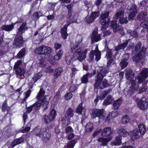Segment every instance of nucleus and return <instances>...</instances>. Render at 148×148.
I'll return each instance as SVG.
<instances>
[{"mask_svg": "<svg viewBox=\"0 0 148 148\" xmlns=\"http://www.w3.org/2000/svg\"><path fill=\"white\" fill-rule=\"evenodd\" d=\"M44 50V45H42L37 48L35 51V53L38 54L44 55V52L45 51Z\"/></svg>", "mask_w": 148, "mask_h": 148, "instance_id": "nucleus-36", "label": "nucleus"}, {"mask_svg": "<svg viewBox=\"0 0 148 148\" xmlns=\"http://www.w3.org/2000/svg\"><path fill=\"white\" fill-rule=\"evenodd\" d=\"M112 51L111 50H109L107 51L106 56L107 59L111 58L112 55Z\"/></svg>", "mask_w": 148, "mask_h": 148, "instance_id": "nucleus-64", "label": "nucleus"}, {"mask_svg": "<svg viewBox=\"0 0 148 148\" xmlns=\"http://www.w3.org/2000/svg\"><path fill=\"white\" fill-rule=\"evenodd\" d=\"M138 128L140 134L143 135L146 131V128L145 125L142 123H140L138 125Z\"/></svg>", "mask_w": 148, "mask_h": 148, "instance_id": "nucleus-28", "label": "nucleus"}, {"mask_svg": "<svg viewBox=\"0 0 148 148\" xmlns=\"http://www.w3.org/2000/svg\"><path fill=\"white\" fill-rule=\"evenodd\" d=\"M145 51L146 48L143 47L138 53L133 57L132 59L133 61L138 63L144 59L146 56Z\"/></svg>", "mask_w": 148, "mask_h": 148, "instance_id": "nucleus-7", "label": "nucleus"}, {"mask_svg": "<svg viewBox=\"0 0 148 148\" xmlns=\"http://www.w3.org/2000/svg\"><path fill=\"white\" fill-rule=\"evenodd\" d=\"M122 103L121 100L118 99L114 101L113 103V106L114 109H117Z\"/></svg>", "mask_w": 148, "mask_h": 148, "instance_id": "nucleus-42", "label": "nucleus"}, {"mask_svg": "<svg viewBox=\"0 0 148 148\" xmlns=\"http://www.w3.org/2000/svg\"><path fill=\"white\" fill-rule=\"evenodd\" d=\"M73 95L71 92L67 93L65 95V99L66 100H69L71 99Z\"/></svg>", "mask_w": 148, "mask_h": 148, "instance_id": "nucleus-61", "label": "nucleus"}, {"mask_svg": "<svg viewBox=\"0 0 148 148\" xmlns=\"http://www.w3.org/2000/svg\"><path fill=\"white\" fill-rule=\"evenodd\" d=\"M113 130L109 127L105 128L102 131L101 135L103 136H106L112 134Z\"/></svg>", "mask_w": 148, "mask_h": 148, "instance_id": "nucleus-17", "label": "nucleus"}, {"mask_svg": "<svg viewBox=\"0 0 148 148\" xmlns=\"http://www.w3.org/2000/svg\"><path fill=\"white\" fill-rule=\"evenodd\" d=\"M36 134L37 136L40 137L42 140H45L46 138L48 139L50 138V136L46 132V128H45L41 129Z\"/></svg>", "mask_w": 148, "mask_h": 148, "instance_id": "nucleus-12", "label": "nucleus"}, {"mask_svg": "<svg viewBox=\"0 0 148 148\" xmlns=\"http://www.w3.org/2000/svg\"><path fill=\"white\" fill-rule=\"evenodd\" d=\"M63 70L62 67H60L56 69L54 73V77L55 78H57L61 74Z\"/></svg>", "mask_w": 148, "mask_h": 148, "instance_id": "nucleus-39", "label": "nucleus"}, {"mask_svg": "<svg viewBox=\"0 0 148 148\" xmlns=\"http://www.w3.org/2000/svg\"><path fill=\"white\" fill-rule=\"evenodd\" d=\"M130 121V117L127 115L124 116L121 118V122L123 124H127Z\"/></svg>", "mask_w": 148, "mask_h": 148, "instance_id": "nucleus-44", "label": "nucleus"}, {"mask_svg": "<svg viewBox=\"0 0 148 148\" xmlns=\"http://www.w3.org/2000/svg\"><path fill=\"white\" fill-rule=\"evenodd\" d=\"M57 58H58L56 57V55L54 56L51 57L49 60L50 63L52 64H53L55 63V61L59 60L58 59H57Z\"/></svg>", "mask_w": 148, "mask_h": 148, "instance_id": "nucleus-51", "label": "nucleus"}, {"mask_svg": "<svg viewBox=\"0 0 148 148\" xmlns=\"http://www.w3.org/2000/svg\"><path fill=\"white\" fill-rule=\"evenodd\" d=\"M76 143V141L73 140L68 143L64 146V148H73Z\"/></svg>", "mask_w": 148, "mask_h": 148, "instance_id": "nucleus-40", "label": "nucleus"}, {"mask_svg": "<svg viewBox=\"0 0 148 148\" xmlns=\"http://www.w3.org/2000/svg\"><path fill=\"white\" fill-rule=\"evenodd\" d=\"M74 113V110L71 108H69L64 113V116L66 120L67 121L68 123L70 122L71 118L73 116Z\"/></svg>", "mask_w": 148, "mask_h": 148, "instance_id": "nucleus-11", "label": "nucleus"}, {"mask_svg": "<svg viewBox=\"0 0 148 148\" xmlns=\"http://www.w3.org/2000/svg\"><path fill=\"white\" fill-rule=\"evenodd\" d=\"M26 25V23L24 22L20 27L18 29L17 33V35H20V36H21V35L25 32L26 29H27Z\"/></svg>", "mask_w": 148, "mask_h": 148, "instance_id": "nucleus-21", "label": "nucleus"}, {"mask_svg": "<svg viewBox=\"0 0 148 148\" xmlns=\"http://www.w3.org/2000/svg\"><path fill=\"white\" fill-rule=\"evenodd\" d=\"M147 89V88L146 85H143L142 87L140 89L138 93L140 94L142 93L143 92L146 91Z\"/></svg>", "mask_w": 148, "mask_h": 148, "instance_id": "nucleus-57", "label": "nucleus"}, {"mask_svg": "<svg viewBox=\"0 0 148 148\" xmlns=\"http://www.w3.org/2000/svg\"><path fill=\"white\" fill-rule=\"evenodd\" d=\"M111 26L113 29V32L115 33L117 32L121 33L122 30V26H119V23H117L116 21L115 20L112 21H111Z\"/></svg>", "mask_w": 148, "mask_h": 148, "instance_id": "nucleus-13", "label": "nucleus"}, {"mask_svg": "<svg viewBox=\"0 0 148 148\" xmlns=\"http://www.w3.org/2000/svg\"><path fill=\"white\" fill-rule=\"evenodd\" d=\"M86 21L88 24L92 23V12H91L90 16V17H86Z\"/></svg>", "mask_w": 148, "mask_h": 148, "instance_id": "nucleus-52", "label": "nucleus"}, {"mask_svg": "<svg viewBox=\"0 0 148 148\" xmlns=\"http://www.w3.org/2000/svg\"><path fill=\"white\" fill-rule=\"evenodd\" d=\"M124 11L122 9H119L115 14L114 18L115 20H117L121 16L124 14Z\"/></svg>", "mask_w": 148, "mask_h": 148, "instance_id": "nucleus-33", "label": "nucleus"}, {"mask_svg": "<svg viewBox=\"0 0 148 148\" xmlns=\"http://www.w3.org/2000/svg\"><path fill=\"white\" fill-rule=\"evenodd\" d=\"M7 101H5L2 106V110L3 111H5L8 110L9 108V107L7 106Z\"/></svg>", "mask_w": 148, "mask_h": 148, "instance_id": "nucleus-62", "label": "nucleus"}, {"mask_svg": "<svg viewBox=\"0 0 148 148\" xmlns=\"http://www.w3.org/2000/svg\"><path fill=\"white\" fill-rule=\"evenodd\" d=\"M63 53V51L62 50H60L58 52L57 54L56 55V57H57L58 58L59 60L62 56Z\"/></svg>", "mask_w": 148, "mask_h": 148, "instance_id": "nucleus-56", "label": "nucleus"}, {"mask_svg": "<svg viewBox=\"0 0 148 148\" xmlns=\"http://www.w3.org/2000/svg\"><path fill=\"white\" fill-rule=\"evenodd\" d=\"M113 99L112 95H108L106 97V99H105L103 101V105L106 106L112 103Z\"/></svg>", "mask_w": 148, "mask_h": 148, "instance_id": "nucleus-25", "label": "nucleus"}, {"mask_svg": "<svg viewBox=\"0 0 148 148\" xmlns=\"http://www.w3.org/2000/svg\"><path fill=\"white\" fill-rule=\"evenodd\" d=\"M108 67H105L103 68L101 70V72L98 73L97 75L99 73H101L102 75H103V77L105 76V74L108 73Z\"/></svg>", "mask_w": 148, "mask_h": 148, "instance_id": "nucleus-49", "label": "nucleus"}, {"mask_svg": "<svg viewBox=\"0 0 148 148\" xmlns=\"http://www.w3.org/2000/svg\"><path fill=\"white\" fill-rule=\"evenodd\" d=\"M148 76V69H145L140 72L137 79L138 82L140 84L142 83Z\"/></svg>", "mask_w": 148, "mask_h": 148, "instance_id": "nucleus-8", "label": "nucleus"}, {"mask_svg": "<svg viewBox=\"0 0 148 148\" xmlns=\"http://www.w3.org/2000/svg\"><path fill=\"white\" fill-rule=\"evenodd\" d=\"M72 73L71 75V78L72 79L74 78L75 75L76 73V71H79V70L75 68H73L71 69Z\"/></svg>", "mask_w": 148, "mask_h": 148, "instance_id": "nucleus-59", "label": "nucleus"}, {"mask_svg": "<svg viewBox=\"0 0 148 148\" xmlns=\"http://www.w3.org/2000/svg\"><path fill=\"white\" fill-rule=\"evenodd\" d=\"M24 68L22 67L14 69L16 74L20 76L24 75L25 72Z\"/></svg>", "mask_w": 148, "mask_h": 148, "instance_id": "nucleus-26", "label": "nucleus"}, {"mask_svg": "<svg viewBox=\"0 0 148 148\" xmlns=\"http://www.w3.org/2000/svg\"><path fill=\"white\" fill-rule=\"evenodd\" d=\"M23 40L22 36H18L16 35L14 41L13 45L14 47L20 48L21 47L23 43Z\"/></svg>", "mask_w": 148, "mask_h": 148, "instance_id": "nucleus-9", "label": "nucleus"}, {"mask_svg": "<svg viewBox=\"0 0 148 148\" xmlns=\"http://www.w3.org/2000/svg\"><path fill=\"white\" fill-rule=\"evenodd\" d=\"M57 115L56 112V110L53 109L51 110L49 114V117L51 118V119L53 120L55 119Z\"/></svg>", "mask_w": 148, "mask_h": 148, "instance_id": "nucleus-37", "label": "nucleus"}, {"mask_svg": "<svg viewBox=\"0 0 148 148\" xmlns=\"http://www.w3.org/2000/svg\"><path fill=\"white\" fill-rule=\"evenodd\" d=\"M109 14V12H106L101 14L100 19V22L102 24L101 29L102 31L104 32L109 26V22L110 21V18H107Z\"/></svg>", "mask_w": 148, "mask_h": 148, "instance_id": "nucleus-5", "label": "nucleus"}, {"mask_svg": "<svg viewBox=\"0 0 148 148\" xmlns=\"http://www.w3.org/2000/svg\"><path fill=\"white\" fill-rule=\"evenodd\" d=\"M60 95L59 93L58 92L54 97L53 99L56 101H57L60 99Z\"/></svg>", "mask_w": 148, "mask_h": 148, "instance_id": "nucleus-63", "label": "nucleus"}, {"mask_svg": "<svg viewBox=\"0 0 148 148\" xmlns=\"http://www.w3.org/2000/svg\"><path fill=\"white\" fill-rule=\"evenodd\" d=\"M84 111H85L86 112V111L84 109V108L82 106V104H80L77 108L76 110V112L79 115L81 114L82 115V114L84 113Z\"/></svg>", "mask_w": 148, "mask_h": 148, "instance_id": "nucleus-35", "label": "nucleus"}, {"mask_svg": "<svg viewBox=\"0 0 148 148\" xmlns=\"http://www.w3.org/2000/svg\"><path fill=\"white\" fill-rule=\"evenodd\" d=\"M104 110H103L97 109L94 110L93 112V117L94 116H98L100 119L103 118L104 116Z\"/></svg>", "mask_w": 148, "mask_h": 148, "instance_id": "nucleus-15", "label": "nucleus"}, {"mask_svg": "<svg viewBox=\"0 0 148 148\" xmlns=\"http://www.w3.org/2000/svg\"><path fill=\"white\" fill-rule=\"evenodd\" d=\"M40 105L37 103L36 102L32 106L27 109V112L28 113H30L33 110H35L36 111L39 110V106Z\"/></svg>", "mask_w": 148, "mask_h": 148, "instance_id": "nucleus-19", "label": "nucleus"}, {"mask_svg": "<svg viewBox=\"0 0 148 148\" xmlns=\"http://www.w3.org/2000/svg\"><path fill=\"white\" fill-rule=\"evenodd\" d=\"M84 113L82 114V118L81 123L83 125H84L86 124V119H87V116L86 114V112L84 111Z\"/></svg>", "mask_w": 148, "mask_h": 148, "instance_id": "nucleus-45", "label": "nucleus"}, {"mask_svg": "<svg viewBox=\"0 0 148 148\" xmlns=\"http://www.w3.org/2000/svg\"><path fill=\"white\" fill-rule=\"evenodd\" d=\"M121 137L120 136L116 137L112 143V145H119L121 143Z\"/></svg>", "mask_w": 148, "mask_h": 148, "instance_id": "nucleus-32", "label": "nucleus"}, {"mask_svg": "<svg viewBox=\"0 0 148 148\" xmlns=\"http://www.w3.org/2000/svg\"><path fill=\"white\" fill-rule=\"evenodd\" d=\"M87 50L85 49L82 52V51L80 49H77L76 50L75 53L76 55H78L77 56V59L80 61H81L84 59L86 58V54Z\"/></svg>", "mask_w": 148, "mask_h": 148, "instance_id": "nucleus-14", "label": "nucleus"}, {"mask_svg": "<svg viewBox=\"0 0 148 148\" xmlns=\"http://www.w3.org/2000/svg\"><path fill=\"white\" fill-rule=\"evenodd\" d=\"M65 131L66 134H68L70 133H72L73 132L74 130L71 127L69 126L66 128Z\"/></svg>", "mask_w": 148, "mask_h": 148, "instance_id": "nucleus-50", "label": "nucleus"}, {"mask_svg": "<svg viewBox=\"0 0 148 148\" xmlns=\"http://www.w3.org/2000/svg\"><path fill=\"white\" fill-rule=\"evenodd\" d=\"M119 21L121 24L127 23L128 22L127 18H120L119 19Z\"/></svg>", "mask_w": 148, "mask_h": 148, "instance_id": "nucleus-60", "label": "nucleus"}, {"mask_svg": "<svg viewBox=\"0 0 148 148\" xmlns=\"http://www.w3.org/2000/svg\"><path fill=\"white\" fill-rule=\"evenodd\" d=\"M92 77V74L87 73L86 75H84L82 78V83H86L88 82V79Z\"/></svg>", "mask_w": 148, "mask_h": 148, "instance_id": "nucleus-27", "label": "nucleus"}, {"mask_svg": "<svg viewBox=\"0 0 148 148\" xmlns=\"http://www.w3.org/2000/svg\"><path fill=\"white\" fill-rule=\"evenodd\" d=\"M136 97H133V99L137 102L138 107L142 110H144L148 108V98H142L140 100Z\"/></svg>", "mask_w": 148, "mask_h": 148, "instance_id": "nucleus-6", "label": "nucleus"}, {"mask_svg": "<svg viewBox=\"0 0 148 148\" xmlns=\"http://www.w3.org/2000/svg\"><path fill=\"white\" fill-rule=\"evenodd\" d=\"M140 26L144 29H146L148 27V18H145L141 22Z\"/></svg>", "mask_w": 148, "mask_h": 148, "instance_id": "nucleus-41", "label": "nucleus"}, {"mask_svg": "<svg viewBox=\"0 0 148 148\" xmlns=\"http://www.w3.org/2000/svg\"><path fill=\"white\" fill-rule=\"evenodd\" d=\"M45 92L42 88H40L38 94L36 96V98L38 100L36 103H39L40 105L39 106L40 108L42 104V107L44 110H46L48 108V102L46 99V95H45Z\"/></svg>", "mask_w": 148, "mask_h": 148, "instance_id": "nucleus-3", "label": "nucleus"}, {"mask_svg": "<svg viewBox=\"0 0 148 148\" xmlns=\"http://www.w3.org/2000/svg\"><path fill=\"white\" fill-rule=\"evenodd\" d=\"M22 138H19L13 141L10 144V146L12 148L14 147L16 145L21 143L23 141Z\"/></svg>", "mask_w": 148, "mask_h": 148, "instance_id": "nucleus-34", "label": "nucleus"}, {"mask_svg": "<svg viewBox=\"0 0 148 148\" xmlns=\"http://www.w3.org/2000/svg\"><path fill=\"white\" fill-rule=\"evenodd\" d=\"M25 64L21 60H18L14 65V69L19 68L25 67Z\"/></svg>", "mask_w": 148, "mask_h": 148, "instance_id": "nucleus-29", "label": "nucleus"}, {"mask_svg": "<svg viewBox=\"0 0 148 148\" xmlns=\"http://www.w3.org/2000/svg\"><path fill=\"white\" fill-rule=\"evenodd\" d=\"M14 24L15 23H12L9 25H2L1 27V29L7 32H10L14 29Z\"/></svg>", "mask_w": 148, "mask_h": 148, "instance_id": "nucleus-18", "label": "nucleus"}, {"mask_svg": "<svg viewBox=\"0 0 148 148\" xmlns=\"http://www.w3.org/2000/svg\"><path fill=\"white\" fill-rule=\"evenodd\" d=\"M97 31L98 28L95 27L93 31V42H98L101 39L100 34H98Z\"/></svg>", "mask_w": 148, "mask_h": 148, "instance_id": "nucleus-16", "label": "nucleus"}, {"mask_svg": "<svg viewBox=\"0 0 148 148\" xmlns=\"http://www.w3.org/2000/svg\"><path fill=\"white\" fill-rule=\"evenodd\" d=\"M128 42L129 40H126L125 42L119 45L115 48V50L116 51H118L120 50H123L126 47Z\"/></svg>", "mask_w": 148, "mask_h": 148, "instance_id": "nucleus-23", "label": "nucleus"}, {"mask_svg": "<svg viewBox=\"0 0 148 148\" xmlns=\"http://www.w3.org/2000/svg\"><path fill=\"white\" fill-rule=\"evenodd\" d=\"M45 51L44 52V54H50L52 51V49L51 47L44 45Z\"/></svg>", "mask_w": 148, "mask_h": 148, "instance_id": "nucleus-46", "label": "nucleus"}, {"mask_svg": "<svg viewBox=\"0 0 148 148\" xmlns=\"http://www.w3.org/2000/svg\"><path fill=\"white\" fill-rule=\"evenodd\" d=\"M141 47V43L140 42H138L134 47V51L136 53L139 50Z\"/></svg>", "mask_w": 148, "mask_h": 148, "instance_id": "nucleus-53", "label": "nucleus"}, {"mask_svg": "<svg viewBox=\"0 0 148 148\" xmlns=\"http://www.w3.org/2000/svg\"><path fill=\"white\" fill-rule=\"evenodd\" d=\"M137 11L136 5H133L131 7L130 9L127 10V12L129 16L128 19L129 20H133L135 17Z\"/></svg>", "mask_w": 148, "mask_h": 148, "instance_id": "nucleus-10", "label": "nucleus"}, {"mask_svg": "<svg viewBox=\"0 0 148 148\" xmlns=\"http://www.w3.org/2000/svg\"><path fill=\"white\" fill-rule=\"evenodd\" d=\"M129 135H130L132 139L134 140L139 138L140 136L137 130H135L129 132Z\"/></svg>", "mask_w": 148, "mask_h": 148, "instance_id": "nucleus-20", "label": "nucleus"}, {"mask_svg": "<svg viewBox=\"0 0 148 148\" xmlns=\"http://www.w3.org/2000/svg\"><path fill=\"white\" fill-rule=\"evenodd\" d=\"M147 16L146 12H142L137 15V19L139 21L142 20L146 18H148Z\"/></svg>", "mask_w": 148, "mask_h": 148, "instance_id": "nucleus-38", "label": "nucleus"}, {"mask_svg": "<svg viewBox=\"0 0 148 148\" xmlns=\"http://www.w3.org/2000/svg\"><path fill=\"white\" fill-rule=\"evenodd\" d=\"M67 18L69 19V20L67 21L66 24L60 30V33L64 39H66L68 35L67 33V28L68 26L71 23L76 22V16H75L72 14L71 12H68Z\"/></svg>", "mask_w": 148, "mask_h": 148, "instance_id": "nucleus-2", "label": "nucleus"}, {"mask_svg": "<svg viewBox=\"0 0 148 148\" xmlns=\"http://www.w3.org/2000/svg\"><path fill=\"white\" fill-rule=\"evenodd\" d=\"M44 120L45 122L47 123H49L51 121H52L51 119V118L49 117V116L45 115L44 118Z\"/></svg>", "mask_w": 148, "mask_h": 148, "instance_id": "nucleus-55", "label": "nucleus"}, {"mask_svg": "<svg viewBox=\"0 0 148 148\" xmlns=\"http://www.w3.org/2000/svg\"><path fill=\"white\" fill-rule=\"evenodd\" d=\"M103 77V75L99 73L97 75L96 81L95 84V87L97 88L99 87L101 89H103L109 85V84L106 79H104L102 82H100Z\"/></svg>", "mask_w": 148, "mask_h": 148, "instance_id": "nucleus-4", "label": "nucleus"}, {"mask_svg": "<svg viewBox=\"0 0 148 148\" xmlns=\"http://www.w3.org/2000/svg\"><path fill=\"white\" fill-rule=\"evenodd\" d=\"M128 62L127 61L122 60L120 62V65L122 68H124L127 66L128 65Z\"/></svg>", "mask_w": 148, "mask_h": 148, "instance_id": "nucleus-54", "label": "nucleus"}, {"mask_svg": "<svg viewBox=\"0 0 148 148\" xmlns=\"http://www.w3.org/2000/svg\"><path fill=\"white\" fill-rule=\"evenodd\" d=\"M42 74L41 73L39 72L37 74H35L32 79L34 80V83L36 82L39 79L41 78L42 76Z\"/></svg>", "mask_w": 148, "mask_h": 148, "instance_id": "nucleus-47", "label": "nucleus"}, {"mask_svg": "<svg viewBox=\"0 0 148 148\" xmlns=\"http://www.w3.org/2000/svg\"><path fill=\"white\" fill-rule=\"evenodd\" d=\"M112 139L111 136H109L108 138H100L98 139V141L101 142L102 145H106L107 144L108 142L110 141Z\"/></svg>", "mask_w": 148, "mask_h": 148, "instance_id": "nucleus-22", "label": "nucleus"}, {"mask_svg": "<svg viewBox=\"0 0 148 148\" xmlns=\"http://www.w3.org/2000/svg\"><path fill=\"white\" fill-rule=\"evenodd\" d=\"M111 115V112H110L109 114H108L106 117V116L105 115V114L104 113V116H103V118H102V119H105L106 121L108 122L110 119Z\"/></svg>", "mask_w": 148, "mask_h": 148, "instance_id": "nucleus-58", "label": "nucleus"}, {"mask_svg": "<svg viewBox=\"0 0 148 148\" xmlns=\"http://www.w3.org/2000/svg\"><path fill=\"white\" fill-rule=\"evenodd\" d=\"M93 52H94L93 50ZM93 56H95V59L97 61L99 60L101 58V52L98 50V47L97 45L96 46L95 49L94 51V53L93 52Z\"/></svg>", "mask_w": 148, "mask_h": 148, "instance_id": "nucleus-24", "label": "nucleus"}, {"mask_svg": "<svg viewBox=\"0 0 148 148\" xmlns=\"http://www.w3.org/2000/svg\"><path fill=\"white\" fill-rule=\"evenodd\" d=\"M25 54V48H23L20 51L17 55L16 56L18 58L21 59L24 57Z\"/></svg>", "mask_w": 148, "mask_h": 148, "instance_id": "nucleus-43", "label": "nucleus"}, {"mask_svg": "<svg viewBox=\"0 0 148 148\" xmlns=\"http://www.w3.org/2000/svg\"><path fill=\"white\" fill-rule=\"evenodd\" d=\"M106 96L105 94L103 93V94H101L99 96H98L97 98H96L94 101V103L96 105L98 100L100 99L101 100L103 99Z\"/></svg>", "mask_w": 148, "mask_h": 148, "instance_id": "nucleus-48", "label": "nucleus"}, {"mask_svg": "<svg viewBox=\"0 0 148 148\" xmlns=\"http://www.w3.org/2000/svg\"><path fill=\"white\" fill-rule=\"evenodd\" d=\"M118 132L119 134L121 136H126L127 135H129V132H128L127 131L124 129L119 128L118 130Z\"/></svg>", "mask_w": 148, "mask_h": 148, "instance_id": "nucleus-31", "label": "nucleus"}, {"mask_svg": "<svg viewBox=\"0 0 148 148\" xmlns=\"http://www.w3.org/2000/svg\"><path fill=\"white\" fill-rule=\"evenodd\" d=\"M134 73L131 69H127L125 71V77L126 79L129 80L131 84V86L129 88V93L130 94H133L138 88V86L136 84V77H134Z\"/></svg>", "mask_w": 148, "mask_h": 148, "instance_id": "nucleus-1", "label": "nucleus"}, {"mask_svg": "<svg viewBox=\"0 0 148 148\" xmlns=\"http://www.w3.org/2000/svg\"><path fill=\"white\" fill-rule=\"evenodd\" d=\"M82 38L80 37V38L77 40L73 46H71L72 50H74L80 46L82 44Z\"/></svg>", "mask_w": 148, "mask_h": 148, "instance_id": "nucleus-30", "label": "nucleus"}]
</instances>
